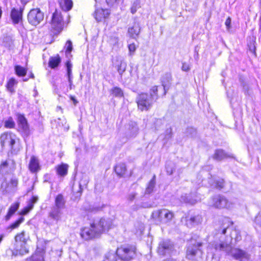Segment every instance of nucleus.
<instances>
[{"instance_id":"13d9d810","label":"nucleus","mask_w":261,"mask_h":261,"mask_svg":"<svg viewBox=\"0 0 261 261\" xmlns=\"http://www.w3.org/2000/svg\"><path fill=\"white\" fill-rule=\"evenodd\" d=\"M68 82L69 84V89L71 90L72 89V75L70 76H68Z\"/></svg>"},{"instance_id":"c03bdc74","label":"nucleus","mask_w":261,"mask_h":261,"mask_svg":"<svg viewBox=\"0 0 261 261\" xmlns=\"http://www.w3.org/2000/svg\"><path fill=\"white\" fill-rule=\"evenodd\" d=\"M66 56L67 57H69V56H71V51L72 49V44L71 41L68 40L67 41L66 44Z\"/></svg>"},{"instance_id":"4c0bfd02","label":"nucleus","mask_w":261,"mask_h":261,"mask_svg":"<svg viewBox=\"0 0 261 261\" xmlns=\"http://www.w3.org/2000/svg\"><path fill=\"white\" fill-rule=\"evenodd\" d=\"M4 126L7 128H13L15 126V123L12 117H9L5 121Z\"/></svg>"},{"instance_id":"4468645a","label":"nucleus","mask_w":261,"mask_h":261,"mask_svg":"<svg viewBox=\"0 0 261 261\" xmlns=\"http://www.w3.org/2000/svg\"><path fill=\"white\" fill-rule=\"evenodd\" d=\"M210 184L212 188L218 190H222L225 192L228 191L231 187V183L230 181L226 182L225 180H210Z\"/></svg>"},{"instance_id":"6ab92c4d","label":"nucleus","mask_w":261,"mask_h":261,"mask_svg":"<svg viewBox=\"0 0 261 261\" xmlns=\"http://www.w3.org/2000/svg\"><path fill=\"white\" fill-rule=\"evenodd\" d=\"M17 116L19 128L22 130L25 135L28 136L29 135L30 130L27 119L24 115L20 114H18Z\"/></svg>"},{"instance_id":"a878e982","label":"nucleus","mask_w":261,"mask_h":261,"mask_svg":"<svg viewBox=\"0 0 261 261\" xmlns=\"http://www.w3.org/2000/svg\"><path fill=\"white\" fill-rule=\"evenodd\" d=\"M115 171L119 178L123 177L126 172L125 164L122 163L118 164L115 167Z\"/></svg>"},{"instance_id":"f257e3e1","label":"nucleus","mask_w":261,"mask_h":261,"mask_svg":"<svg viewBox=\"0 0 261 261\" xmlns=\"http://www.w3.org/2000/svg\"><path fill=\"white\" fill-rule=\"evenodd\" d=\"M112 226L110 218L96 219L90 223V227H84L81 230V237L87 241L99 237L103 232L108 231Z\"/></svg>"},{"instance_id":"423d86ee","label":"nucleus","mask_w":261,"mask_h":261,"mask_svg":"<svg viewBox=\"0 0 261 261\" xmlns=\"http://www.w3.org/2000/svg\"><path fill=\"white\" fill-rule=\"evenodd\" d=\"M174 243L169 239L161 241L158 247V253L162 256L173 255L176 253Z\"/></svg>"},{"instance_id":"603ef678","label":"nucleus","mask_w":261,"mask_h":261,"mask_svg":"<svg viewBox=\"0 0 261 261\" xmlns=\"http://www.w3.org/2000/svg\"><path fill=\"white\" fill-rule=\"evenodd\" d=\"M151 207H152V204L148 202H142L141 205L139 206V207L142 208H149Z\"/></svg>"},{"instance_id":"79ce46f5","label":"nucleus","mask_w":261,"mask_h":261,"mask_svg":"<svg viewBox=\"0 0 261 261\" xmlns=\"http://www.w3.org/2000/svg\"><path fill=\"white\" fill-rule=\"evenodd\" d=\"M140 2L139 0H136L133 4V5L131 7L130 11L132 14L135 13L137 10L140 8Z\"/></svg>"},{"instance_id":"58836bf2","label":"nucleus","mask_w":261,"mask_h":261,"mask_svg":"<svg viewBox=\"0 0 261 261\" xmlns=\"http://www.w3.org/2000/svg\"><path fill=\"white\" fill-rule=\"evenodd\" d=\"M155 180H150L148 183V185L146 189L145 194H149L151 193L155 187Z\"/></svg>"},{"instance_id":"7c9ffc66","label":"nucleus","mask_w":261,"mask_h":261,"mask_svg":"<svg viewBox=\"0 0 261 261\" xmlns=\"http://www.w3.org/2000/svg\"><path fill=\"white\" fill-rule=\"evenodd\" d=\"M174 216L173 213L166 209L162 210V220L167 222L172 220Z\"/></svg>"},{"instance_id":"e2e57ef3","label":"nucleus","mask_w":261,"mask_h":261,"mask_svg":"<svg viewBox=\"0 0 261 261\" xmlns=\"http://www.w3.org/2000/svg\"><path fill=\"white\" fill-rule=\"evenodd\" d=\"M5 45L6 46H7V47H11V44H10H10H9L8 45H7V44H5Z\"/></svg>"},{"instance_id":"7ed1b4c3","label":"nucleus","mask_w":261,"mask_h":261,"mask_svg":"<svg viewBox=\"0 0 261 261\" xmlns=\"http://www.w3.org/2000/svg\"><path fill=\"white\" fill-rule=\"evenodd\" d=\"M65 207V200L62 194H58L55 198V205L53 206L48 213V217L56 223L61 220Z\"/></svg>"},{"instance_id":"cd10ccee","label":"nucleus","mask_w":261,"mask_h":261,"mask_svg":"<svg viewBox=\"0 0 261 261\" xmlns=\"http://www.w3.org/2000/svg\"><path fill=\"white\" fill-rule=\"evenodd\" d=\"M19 206V203L16 202L11 205L9 208L8 212L5 216L6 220H9L11 216L17 211Z\"/></svg>"},{"instance_id":"bf43d9fd","label":"nucleus","mask_w":261,"mask_h":261,"mask_svg":"<svg viewBox=\"0 0 261 261\" xmlns=\"http://www.w3.org/2000/svg\"><path fill=\"white\" fill-rule=\"evenodd\" d=\"M70 99L71 100H72V101L73 102L74 104V105H76L78 101H77V100L74 97L72 96H70Z\"/></svg>"},{"instance_id":"a211bd4d","label":"nucleus","mask_w":261,"mask_h":261,"mask_svg":"<svg viewBox=\"0 0 261 261\" xmlns=\"http://www.w3.org/2000/svg\"><path fill=\"white\" fill-rule=\"evenodd\" d=\"M113 66L117 68L119 74L121 76L125 71L126 63L123 58L119 56H116L113 60Z\"/></svg>"},{"instance_id":"f3484780","label":"nucleus","mask_w":261,"mask_h":261,"mask_svg":"<svg viewBox=\"0 0 261 261\" xmlns=\"http://www.w3.org/2000/svg\"><path fill=\"white\" fill-rule=\"evenodd\" d=\"M200 200L197 193H191L189 194H185L181 196L180 201L182 202L193 205Z\"/></svg>"},{"instance_id":"49530a36","label":"nucleus","mask_w":261,"mask_h":261,"mask_svg":"<svg viewBox=\"0 0 261 261\" xmlns=\"http://www.w3.org/2000/svg\"><path fill=\"white\" fill-rule=\"evenodd\" d=\"M66 66L67 67V75L68 76H70L72 75V64L70 61H67L66 63Z\"/></svg>"},{"instance_id":"2f4dec72","label":"nucleus","mask_w":261,"mask_h":261,"mask_svg":"<svg viewBox=\"0 0 261 261\" xmlns=\"http://www.w3.org/2000/svg\"><path fill=\"white\" fill-rule=\"evenodd\" d=\"M226 157L227 154L222 149L216 150L213 156L214 159L217 161H221Z\"/></svg>"},{"instance_id":"72a5a7b5","label":"nucleus","mask_w":261,"mask_h":261,"mask_svg":"<svg viewBox=\"0 0 261 261\" xmlns=\"http://www.w3.org/2000/svg\"><path fill=\"white\" fill-rule=\"evenodd\" d=\"M15 73L18 76H23L27 72V69L20 65H16L14 67Z\"/></svg>"},{"instance_id":"1a4fd4ad","label":"nucleus","mask_w":261,"mask_h":261,"mask_svg":"<svg viewBox=\"0 0 261 261\" xmlns=\"http://www.w3.org/2000/svg\"><path fill=\"white\" fill-rule=\"evenodd\" d=\"M51 29L55 33L60 32L63 29V16L60 11L56 10L53 13L50 22Z\"/></svg>"},{"instance_id":"680f3d73","label":"nucleus","mask_w":261,"mask_h":261,"mask_svg":"<svg viewBox=\"0 0 261 261\" xmlns=\"http://www.w3.org/2000/svg\"><path fill=\"white\" fill-rule=\"evenodd\" d=\"M163 261H177L176 259L172 258H166Z\"/></svg>"},{"instance_id":"09e8293b","label":"nucleus","mask_w":261,"mask_h":261,"mask_svg":"<svg viewBox=\"0 0 261 261\" xmlns=\"http://www.w3.org/2000/svg\"><path fill=\"white\" fill-rule=\"evenodd\" d=\"M131 125L132 126V128L130 130L131 133H132V136H135L138 132V128L137 127V124L135 122H132L131 123Z\"/></svg>"},{"instance_id":"f704fd0d","label":"nucleus","mask_w":261,"mask_h":261,"mask_svg":"<svg viewBox=\"0 0 261 261\" xmlns=\"http://www.w3.org/2000/svg\"><path fill=\"white\" fill-rule=\"evenodd\" d=\"M17 84V82L14 78H11L6 86L7 90L11 93H14L15 92L14 86Z\"/></svg>"},{"instance_id":"3c124183","label":"nucleus","mask_w":261,"mask_h":261,"mask_svg":"<svg viewBox=\"0 0 261 261\" xmlns=\"http://www.w3.org/2000/svg\"><path fill=\"white\" fill-rule=\"evenodd\" d=\"M181 69L184 71H188L190 69L189 65L187 63H183Z\"/></svg>"},{"instance_id":"b1692460","label":"nucleus","mask_w":261,"mask_h":261,"mask_svg":"<svg viewBox=\"0 0 261 261\" xmlns=\"http://www.w3.org/2000/svg\"><path fill=\"white\" fill-rule=\"evenodd\" d=\"M44 250L37 248L35 253L30 258L31 261H44Z\"/></svg>"},{"instance_id":"2eb2a0df","label":"nucleus","mask_w":261,"mask_h":261,"mask_svg":"<svg viewBox=\"0 0 261 261\" xmlns=\"http://www.w3.org/2000/svg\"><path fill=\"white\" fill-rule=\"evenodd\" d=\"M202 221V216L199 214L189 215L186 217V224L189 228H192L200 224Z\"/></svg>"},{"instance_id":"dca6fc26","label":"nucleus","mask_w":261,"mask_h":261,"mask_svg":"<svg viewBox=\"0 0 261 261\" xmlns=\"http://www.w3.org/2000/svg\"><path fill=\"white\" fill-rule=\"evenodd\" d=\"M18 180H3L1 189L4 194L13 192L17 186Z\"/></svg>"},{"instance_id":"e433bc0d","label":"nucleus","mask_w":261,"mask_h":261,"mask_svg":"<svg viewBox=\"0 0 261 261\" xmlns=\"http://www.w3.org/2000/svg\"><path fill=\"white\" fill-rule=\"evenodd\" d=\"M23 217H21L18 219L16 220L15 222L11 224L10 226L8 227V229H11V230H12L17 228L20 225V224L23 222Z\"/></svg>"},{"instance_id":"c85d7f7f","label":"nucleus","mask_w":261,"mask_h":261,"mask_svg":"<svg viewBox=\"0 0 261 261\" xmlns=\"http://www.w3.org/2000/svg\"><path fill=\"white\" fill-rule=\"evenodd\" d=\"M87 180H74V182H73L72 187V190L73 192H76L77 194H79V196L81 195L83 188H82V183L81 181H83V183L85 184V182Z\"/></svg>"},{"instance_id":"393cba45","label":"nucleus","mask_w":261,"mask_h":261,"mask_svg":"<svg viewBox=\"0 0 261 261\" xmlns=\"http://www.w3.org/2000/svg\"><path fill=\"white\" fill-rule=\"evenodd\" d=\"M29 169L32 172H35L40 169L39 161L36 157H31L29 163Z\"/></svg>"},{"instance_id":"4be33fe9","label":"nucleus","mask_w":261,"mask_h":261,"mask_svg":"<svg viewBox=\"0 0 261 261\" xmlns=\"http://www.w3.org/2000/svg\"><path fill=\"white\" fill-rule=\"evenodd\" d=\"M171 80L172 75L170 73H166L162 77V84L164 87L165 94L166 93V90H168L171 84Z\"/></svg>"},{"instance_id":"ddd939ff","label":"nucleus","mask_w":261,"mask_h":261,"mask_svg":"<svg viewBox=\"0 0 261 261\" xmlns=\"http://www.w3.org/2000/svg\"><path fill=\"white\" fill-rule=\"evenodd\" d=\"M95 10L93 14V16L98 22L101 21L106 18L108 17L110 14L109 10L107 9H103L99 8L98 6V3L100 2L99 0H95Z\"/></svg>"},{"instance_id":"bb28decb","label":"nucleus","mask_w":261,"mask_h":261,"mask_svg":"<svg viewBox=\"0 0 261 261\" xmlns=\"http://www.w3.org/2000/svg\"><path fill=\"white\" fill-rule=\"evenodd\" d=\"M12 170V168L7 161L3 162L0 165V174L2 175L8 174Z\"/></svg>"},{"instance_id":"052dcab7","label":"nucleus","mask_w":261,"mask_h":261,"mask_svg":"<svg viewBox=\"0 0 261 261\" xmlns=\"http://www.w3.org/2000/svg\"><path fill=\"white\" fill-rule=\"evenodd\" d=\"M255 47L254 45L253 44L252 46H250L249 49L251 52L254 53L255 51Z\"/></svg>"},{"instance_id":"9d476101","label":"nucleus","mask_w":261,"mask_h":261,"mask_svg":"<svg viewBox=\"0 0 261 261\" xmlns=\"http://www.w3.org/2000/svg\"><path fill=\"white\" fill-rule=\"evenodd\" d=\"M212 205L217 208H230L232 207V203L224 196L219 194L212 197Z\"/></svg>"},{"instance_id":"20e7f679","label":"nucleus","mask_w":261,"mask_h":261,"mask_svg":"<svg viewBox=\"0 0 261 261\" xmlns=\"http://www.w3.org/2000/svg\"><path fill=\"white\" fill-rule=\"evenodd\" d=\"M202 242L191 239L187 244L186 250L187 258L194 260L196 256L201 257L202 254Z\"/></svg>"},{"instance_id":"de8ad7c7","label":"nucleus","mask_w":261,"mask_h":261,"mask_svg":"<svg viewBox=\"0 0 261 261\" xmlns=\"http://www.w3.org/2000/svg\"><path fill=\"white\" fill-rule=\"evenodd\" d=\"M158 87L156 86H153L150 90V94L152 93L154 95V101L158 99Z\"/></svg>"},{"instance_id":"473e14b6","label":"nucleus","mask_w":261,"mask_h":261,"mask_svg":"<svg viewBox=\"0 0 261 261\" xmlns=\"http://www.w3.org/2000/svg\"><path fill=\"white\" fill-rule=\"evenodd\" d=\"M60 5L63 10L67 11L72 8L73 4L71 0H63L60 2Z\"/></svg>"},{"instance_id":"ea45409f","label":"nucleus","mask_w":261,"mask_h":261,"mask_svg":"<svg viewBox=\"0 0 261 261\" xmlns=\"http://www.w3.org/2000/svg\"><path fill=\"white\" fill-rule=\"evenodd\" d=\"M112 94L116 97H122L123 93L122 90L119 87H116L113 88L111 90Z\"/></svg>"},{"instance_id":"8fccbe9b","label":"nucleus","mask_w":261,"mask_h":261,"mask_svg":"<svg viewBox=\"0 0 261 261\" xmlns=\"http://www.w3.org/2000/svg\"><path fill=\"white\" fill-rule=\"evenodd\" d=\"M101 208L102 207H100L99 206H90L89 207L86 209V210L90 212H95L100 210Z\"/></svg>"},{"instance_id":"338daca9","label":"nucleus","mask_w":261,"mask_h":261,"mask_svg":"<svg viewBox=\"0 0 261 261\" xmlns=\"http://www.w3.org/2000/svg\"><path fill=\"white\" fill-rule=\"evenodd\" d=\"M27 79H23V81H27Z\"/></svg>"},{"instance_id":"6e6552de","label":"nucleus","mask_w":261,"mask_h":261,"mask_svg":"<svg viewBox=\"0 0 261 261\" xmlns=\"http://www.w3.org/2000/svg\"><path fill=\"white\" fill-rule=\"evenodd\" d=\"M114 251L117 257H119L124 261L130 260L136 256V248L132 246H121L118 248L116 251Z\"/></svg>"},{"instance_id":"4d7b16f0","label":"nucleus","mask_w":261,"mask_h":261,"mask_svg":"<svg viewBox=\"0 0 261 261\" xmlns=\"http://www.w3.org/2000/svg\"><path fill=\"white\" fill-rule=\"evenodd\" d=\"M31 211V210H30V208L27 206H25V207H24L23 208V210H22L21 211V214L22 215H26L30 211Z\"/></svg>"},{"instance_id":"69168bd1","label":"nucleus","mask_w":261,"mask_h":261,"mask_svg":"<svg viewBox=\"0 0 261 261\" xmlns=\"http://www.w3.org/2000/svg\"><path fill=\"white\" fill-rule=\"evenodd\" d=\"M31 76L32 77H34V75H33V74L31 75Z\"/></svg>"},{"instance_id":"412c9836","label":"nucleus","mask_w":261,"mask_h":261,"mask_svg":"<svg viewBox=\"0 0 261 261\" xmlns=\"http://www.w3.org/2000/svg\"><path fill=\"white\" fill-rule=\"evenodd\" d=\"M140 32V27L138 23L135 22L128 29V34L133 38H136Z\"/></svg>"},{"instance_id":"37998d69","label":"nucleus","mask_w":261,"mask_h":261,"mask_svg":"<svg viewBox=\"0 0 261 261\" xmlns=\"http://www.w3.org/2000/svg\"><path fill=\"white\" fill-rule=\"evenodd\" d=\"M254 223L255 228H259L261 229V211H260L254 219Z\"/></svg>"},{"instance_id":"5701e85b","label":"nucleus","mask_w":261,"mask_h":261,"mask_svg":"<svg viewBox=\"0 0 261 261\" xmlns=\"http://www.w3.org/2000/svg\"><path fill=\"white\" fill-rule=\"evenodd\" d=\"M68 167L67 164L62 163L56 167L57 173L61 177L65 176L68 173Z\"/></svg>"},{"instance_id":"a19ab883","label":"nucleus","mask_w":261,"mask_h":261,"mask_svg":"<svg viewBox=\"0 0 261 261\" xmlns=\"http://www.w3.org/2000/svg\"><path fill=\"white\" fill-rule=\"evenodd\" d=\"M151 217L154 219L162 220V210L153 211L152 213Z\"/></svg>"},{"instance_id":"0eeeda50","label":"nucleus","mask_w":261,"mask_h":261,"mask_svg":"<svg viewBox=\"0 0 261 261\" xmlns=\"http://www.w3.org/2000/svg\"><path fill=\"white\" fill-rule=\"evenodd\" d=\"M29 240V236L24 230L16 235L15 240L16 243V250L20 254L24 255L29 253V245L27 244Z\"/></svg>"},{"instance_id":"aec40b11","label":"nucleus","mask_w":261,"mask_h":261,"mask_svg":"<svg viewBox=\"0 0 261 261\" xmlns=\"http://www.w3.org/2000/svg\"><path fill=\"white\" fill-rule=\"evenodd\" d=\"M23 9L20 8L19 9L13 8L11 12V18L14 24H18L22 18Z\"/></svg>"},{"instance_id":"9b49d317","label":"nucleus","mask_w":261,"mask_h":261,"mask_svg":"<svg viewBox=\"0 0 261 261\" xmlns=\"http://www.w3.org/2000/svg\"><path fill=\"white\" fill-rule=\"evenodd\" d=\"M0 140L1 145L3 147L8 146L13 149L16 141L18 139L14 134L10 132H7L1 135Z\"/></svg>"},{"instance_id":"0e129e2a","label":"nucleus","mask_w":261,"mask_h":261,"mask_svg":"<svg viewBox=\"0 0 261 261\" xmlns=\"http://www.w3.org/2000/svg\"><path fill=\"white\" fill-rule=\"evenodd\" d=\"M167 171L168 173H169V174H171L172 173V171H169L168 169H167Z\"/></svg>"},{"instance_id":"5fc2aeb1","label":"nucleus","mask_w":261,"mask_h":261,"mask_svg":"<svg viewBox=\"0 0 261 261\" xmlns=\"http://www.w3.org/2000/svg\"><path fill=\"white\" fill-rule=\"evenodd\" d=\"M225 24L227 28V29H229L230 28V27H231V18L228 17L226 21H225Z\"/></svg>"},{"instance_id":"6e6d98bb","label":"nucleus","mask_w":261,"mask_h":261,"mask_svg":"<svg viewBox=\"0 0 261 261\" xmlns=\"http://www.w3.org/2000/svg\"><path fill=\"white\" fill-rule=\"evenodd\" d=\"M136 196V193H131L130 194H129V195L128 196V200L129 201H133L134 200V199L135 198Z\"/></svg>"},{"instance_id":"c9c22d12","label":"nucleus","mask_w":261,"mask_h":261,"mask_svg":"<svg viewBox=\"0 0 261 261\" xmlns=\"http://www.w3.org/2000/svg\"><path fill=\"white\" fill-rule=\"evenodd\" d=\"M223 226L221 230V233L222 234H225L226 232V230L227 228L233 224V222L230 221L229 218H225L223 220Z\"/></svg>"},{"instance_id":"f8f14e48","label":"nucleus","mask_w":261,"mask_h":261,"mask_svg":"<svg viewBox=\"0 0 261 261\" xmlns=\"http://www.w3.org/2000/svg\"><path fill=\"white\" fill-rule=\"evenodd\" d=\"M44 19V13L38 8L33 9L28 14L29 22L32 25H38Z\"/></svg>"},{"instance_id":"a18cd8bd","label":"nucleus","mask_w":261,"mask_h":261,"mask_svg":"<svg viewBox=\"0 0 261 261\" xmlns=\"http://www.w3.org/2000/svg\"><path fill=\"white\" fill-rule=\"evenodd\" d=\"M38 198L37 196H33L31 199L28 202L27 206L30 210H32L34 204L37 201Z\"/></svg>"},{"instance_id":"39448f33","label":"nucleus","mask_w":261,"mask_h":261,"mask_svg":"<svg viewBox=\"0 0 261 261\" xmlns=\"http://www.w3.org/2000/svg\"><path fill=\"white\" fill-rule=\"evenodd\" d=\"M138 108L141 111H147L151 108L154 102V95H149L146 93L138 94L136 99Z\"/></svg>"},{"instance_id":"c756f323","label":"nucleus","mask_w":261,"mask_h":261,"mask_svg":"<svg viewBox=\"0 0 261 261\" xmlns=\"http://www.w3.org/2000/svg\"><path fill=\"white\" fill-rule=\"evenodd\" d=\"M61 62V58L59 55L55 57H51L49 58L48 65L51 68L57 67Z\"/></svg>"},{"instance_id":"864d4df0","label":"nucleus","mask_w":261,"mask_h":261,"mask_svg":"<svg viewBox=\"0 0 261 261\" xmlns=\"http://www.w3.org/2000/svg\"><path fill=\"white\" fill-rule=\"evenodd\" d=\"M128 49L130 54L134 53L136 50V46L134 43L130 44L128 45Z\"/></svg>"},{"instance_id":"f03ea898","label":"nucleus","mask_w":261,"mask_h":261,"mask_svg":"<svg viewBox=\"0 0 261 261\" xmlns=\"http://www.w3.org/2000/svg\"><path fill=\"white\" fill-rule=\"evenodd\" d=\"M216 250L224 251L239 261H250V255L246 251L239 248H232L227 243L216 244L215 246Z\"/></svg>"}]
</instances>
